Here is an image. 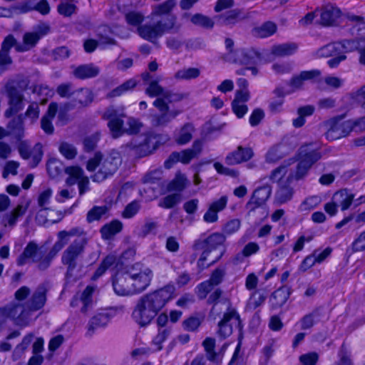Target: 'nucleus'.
I'll return each mask as SVG.
<instances>
[{
  "instance_id": "obj_1",
  "label": "nucleus",
  "mask_w": 365,
  "mask_h": 365,
  "mask_svg": "<svg viewBox=\"0 0 365 365\" xmlns=\"http://www.w3.org/2000/svg\"><path fill=\"white\" fill-rule=\"evenodd\" d=\"M145 93L150 98H156L153 105L160 113L150 116L151 123L155 127L167 125L181 113L180 110H170L169 103L180 102L189 97L188 93L164 88L156 80L149 83Z\"/></svg>"
},
{
  "instance_id": "obj_2",
  "label": "nucleus",
  "mask_w": 365,
  "mask_h": 365,
  "mask_svg": "<svg viewBox=\"0 0 365 365\" xmlns=\"http://www.w3.org/2000/svg\"><path fill=\"white\" fill-rule=\"evenodd\" d=\"M175 287L173 284L142 296L132 312L133 319L140 327H146L158 315L165 305L175 297Z\"/></svg>"
},
{
  "instance_id": "obj_3",
  "label": "nucleus",
  "mask_w": 365,
  "mask_h": 365,
  "mask_svg": "<svg viewBox=\"0 0 365 365\" xmlns=\"http://www.w3.org/2000/svg\"><path fill=\"white\" fill-rule=\"evenodd\" d=\"M120 162L119 154L117 152L113 151L106 157L98 152L95 154L93 158L88 160L86 169L93 172L99 167L98 170L92 176V180L94 182H100L112 176L118 170Z\"/></svg>"
},
{
  "instance_id": "obj_4",
  "label": "nucleus",
  "mask_w": 365,
  "mask_h": 365,
  "mask_svg": "<svg viewBox=\"0 0 365 365\" xmlns=\"http://www.w3.org/2000/svg\"><path fill=\"white\" fill-rule=\"evenodd\" d=\"M88 239L82 237L74 240L63 252L61 263L66 267V275L71 277L78 266V259L85 252Z\"/></svg>"
},
{
  "instance_id": "obj_5",
  "label": "nucleus",
  "mask_w": 365,
  "mask_h": 365,
  "mask_svg": "<svg viewBox=\"0 0 365 365\" xmlns=\"http://www.w3.org/2000/svg\"><path fill=\"white\" fill-rule=\"evenodd\" d=\"M222 303L225 304L226 310L223 314L222 318L217 324L218 329L217 334L221 339H225L232 334L233 327H235L240 331L242 329V324L239 313L232 305L230 301L225 299L222 301Z\"/></svg>"
},
{
  "instance_id": "obj_6",
  "label": "nucleus",
  "mask_w": 365,
  "mask_h": 365,
  "mask_svg": "<svg viewBox=\"0 0 365 365\" xmlns=\"http://www.w3.org/2000/svg\"><path fill=\"white\" fill-rule=\"evenodd\" d=\"M127 272L136 294L143 292L150 286L153 274L149 267L140 263H135L130 267Z\"/></svg>"
},
{
  "instance_id": "obj_7",
  "label": "nucleus",
  "mask_w": 365,
  "mask_h": 365,
  "mask_svg": "<svg viewBox=\"0 0 365 365\" xmlns=\"http://www.w3.org/2000/svg\"><path fill=\"white\" fill-rule=\"evenodd\" d=\"M4 93L8 99V108L4 115L9 118L21 111L25 106V96L21 90L14 82H9L4 86Z\"/></svg>"
},
{
  "instance_id": "obj_8",
  "label": "nucleus",
  "mask_w": 365,
  "mask_h": 365,
  "mask_svg": "<svg viewBox=\"0 0 365 365\" xmlns=\"http://www.w3.org/2000/svg\"><path fill=\"white\" fill-rule=\"evenodd\" d=\"M51 254V250L45 255L38 245L35 242L31 241L26 245L23 252L18 257L16 263L19 266H23L29 260H31L32 262L37 263V267L39 270H46L50 267L51 262L54 257H51L46 267L43 268L41 267V265L43 262H44V259L48 258Z\"/></svg>"
},
{
  "instance_id": "obj_9",
  "label": "nucleus",
  "mask_w": 365,
  "mask_h": 365,
  "mask_svg": "<svg viewBox=\"0 0 365 365\" xmlns=\"http://www.w3.org/2000/svg\"><path fill=\"white\" fill-rule=\"evenodd\" d=\"M227 61L245 65H257L262 62L260 53L253 48H239L225 54Z\"/></svg>"
},
{
  "instance_id": "obj_10",
  "label": "nucleus",
  "mask_w": 365,
  "mask_h": 365,
  "mask_svg": "<svg viewBox=\"0 0 365 365\" xmlns=\"http://www.w3.org/2000/svg\"><path fill=\"white\" fill-rule=\"evenodd\" d=\"M202 145L203 143L202 140H196L193 142L190 148L183 150L181 152H173L165 161V168L170 169L178 162L188 164L192 159L197 158L200 154Z\"/></svg>"
},
{
  "instance_id": "obj_11",
  "label": "nucleus",
  "mask_w": 365,
  "mask_h": 365,
  "mask_svg": "<svg viewBox=\"0 0 365 365\" xmlns=\"http://www.w3.org/2000/svg\"><path fill=\"white\" fill-rule=\"evenodd\" d=\"M0 313L11 318L14 323L19 326H26L30 319L31 312L26 304L13 302L0 309Z\"/></svg>"
},
{
  "instance_id": "obj_12",
  "label": "nucleus",
  "mask_w": 365,
  "mask_h": 365,
  "mask_svg": "<svg viewBox=\"0 0 365 365\" xmlns=\"http://www.w3.org/2000/svg\"><path fill=\"white\" fill-rule=\"evenodd\" d=\"M85 231L81 227H72L69 230H61L57 234V241L54 243L51 248V255L44 259L41 267H45L48 265L49 260L51 257H55L58 252H60L66 245L68 244L70 237L77 236L81 237L84 235Z\"/></svg>"
},
{
  "instance_id": "obj_13",
  "label": "nucleus",
  "mask_w": 365,
  "mask_h": 365,
  "mask_svg": "<svg viewBox=\"0 0 365 365\" xmlns=\"http://www.w3.org/2000/svg\"><path fill=\"white\" fill-rule=\"evenodd\" d=\"M322 23H334L335 21H361L363 18L358 16L346 15L333 4H327L320 9Z\"/></svg>"
},
{
  "instance_id": "obj_14",
  "label": "nucleus",
  "mask_w": 365,
  "mask_h": 365,
  "mask_svg": "<svg viewBox=\"0 0 365 365\" xmlns=\"http://www.w3.org/2000/svg\"><path fill=\"white\" fill-rule=\"evenodd\" d=\"M50 31V28L47 24H42L35 31L26 32L23 36V43H18L16 41L14 44L15 49L17 52H26L36 46L38 41Z\"/></svg>"
},
{
  "instance_id": "obj_15",
  "label": "nucleus",
  "mask_w": 365,
  "mask_h": 365,
  "mask_svg": "<svg viewBox=\"0 0 365 365\" xmlns=\"http://www.w3.org/2000/svg\"><path fill=\"white\" fill-rule=\"evenodd\" d=\"M139 35L144 39L152 41L161 36L165 33L177 31L175 24H138Z\"/></svg>"
},
{
  "instance_id": "obj_16",
  "label": "nucleus",
  "mask_w": 365,
  "mask_h": 365,
  "mask_svg": "<svg viewBox=\"0 0 365 365\" xmlns=\"http://www.w3.org/2000/svg\"><path fill=\"white\" fill-rule=\"evenodd\" d=\"M124 108L118 110L110 107L104 113V118L108 119V126L113 138H116L125 133L123 120L120 118L125 117Z\"/></svg>"
},
{
  "instance_id": "obj_17",
  "label": "nucleus",
  "mask_w": 365,
  "mask_h": 365,
  "mask_svg": "<svg viewBox=\"0 0 365 365\" xmlns=\"http://www.w3.org/2000/svg\"><path fill=\"white\" fill-rule=\"evenodd\" d=\"M18 151L22 158L25 160L31 159L29 162L31 168L36 167L43 157L42 145L40 143H37L32 148H30L26 141H20L18 145Z\"/></svg>"
},
{
  "instance_id": "obj_18",
  "label": "nucleus",
  "mask_w": 365,
  "mask_h": 365,
  "mask_svg": "<svg viewBox=\"0 0 365 365\" xmlns=\"http://www.w3.org/2000/svg\"><path fill=\"white\" fill-rule=\"evenodd\" d=\"M329 129L326 138L329 140H335L348 136L351 130L350 121H341L339 119H332L329 123Z\"/></svg>"
},
{
  "instance_id": "obj_19",
  "label": "nucleus",
  "mask_w": 365,
  "mask_h": 365,
  "mask_svg": "<svg viewBox=\"0 0 365 365\" xmlns=\"http://www.w3.org/2000/svg\"><path fill=\"white\" fill-rule=\"evenodd\" d=\"M225 271L217 268L215 269L210 279L199 284L197 287V294L200 299H205L215 286L219 285L225 277Z\"/></svg>"
},
{
  "instance_id": "obj_20",
  "label": "nucleus",
  "mask_w": 365,
  "mask_h": 365,
  "mask_svg": "<svg viewBox=\"0 0 365 365\" xmlns=\"http://www.w3.org/2000/svg\"><path fill=\"white\" fill-rule=\"evenodd\" d=\"M272 190V186L267 183H264L257 187L246 205L250 212H253L257 208L264 205L269 198Z\"/></svg>"
},
{
  "instance_id": "obj_21",
  "label": "nucleus",
  "mask_w": 365,
  "mask_h": 365,
  "mask_svg": "<svg viewBox=\"0 0 365 365\" xmlns=\"http://www.w3.org/2000/svg\"><path fill=\"white\" fill-rule=\"evenodd\" d=\"M113 287L115 293L119 296H130L136 294L127 271L123 274L115 276L113 281Z\"/></svg>"
},
{
  "instance_id": "obj_22",
  "label": "nucleus",
  "mask_w": 365,
  "mask_h": 365,
  "mask_svg": "<svg viewBox=\"0 0 365 365\" xmlns=\"http://www.w3.org/2000/svg\"><path fill=\"white\" fill-rule=\"evenodd\" d=\"M14 44H16V38L11 34L6 36L2 42L0 51L1 74L6 71L12 63V59L9 56V51Z\"/></svg>"
},
{
  "instance_id": "obj_23",
  "label": "nucleus",
  "mask_w": 365,
  "mask_h": 365,
  "mask_svg": "<svg viewBox=\"0 0 365 365\" xmlns=\"http://www.w3.org/2000/svg\"><path fill=\"white\" fill-rule=\"evenodd\" d=\"M159 145L158 135L155 134H147L143 136V140L138 144L133 145L137 149L141 156L151 154L157 149Z\"/></svg>"
},
{
  "instance_id": "obj_24",
  "label": "nucleus",
  "mask_w": 365,
  "mask_h": 365,
  "mask_svg": "<svg viewBox=\"0 0 365 365\" xmlns=\"http://www.w3.org/2000/svg\"><path fill=\"white\" fill-rule=\"evenodd\" d=\"M47 289L45 285L40 284L32 294L31 298L26 302L29 310L34 312L41 309L46 302Z\"/></svg>"
},
{
  "instance_id": "obj_25",
  "label": "nucleus",
  "mask_w": 365,
  "mask_h": 365,
  "mask_svg": "<svg viewBox=\"0 0 365 365\" xmlns=\"http://www.w3.org/2000/svg\"><path fill=\"white\" fill-rule=\"evenodd\" d=\"M225 241V237L223 234L215 232L203 240H196L193 245V249L195 250L205 249L211 252L212 250L222 245Z\"/></svg>"
},
{
  "instance_id": "obj_26",
  "label": "nucleus",
  "mask_w": 365,
  "mask_h": 365,
  "mask_svg": "<svg viewBox=\"0 0 365 365\" xmlns=\"http://www.w3.org/2000/svg\"><path fill=\"white\" fill-rule=\"evenodd\" d=\"M227 197L222 196L220 199L213 201L209 205L203 215V220L207 223H214L218 220V212L222 211L227 206Z\"/></svg>"
},
{
  "instance_id": "obj_27",
  "label": "nucleus",
  "mask_w": 365,
  "mask_h": 365,
  "mask_svg": "<svg viewBox=\"0 0 365 365\" xmlns=\"http://www.w3.org/2000/svg\"><path fill=\"white\" fill-rule=\"evenodd\" d=\"M6 128L10 135L20 140L24 136L25 126L23 113L16 114L10 118Z\"/></svg>"
},
{
  "instance_id": "obj_28",
  "label": "nucleus",
  "mask_w": 365,
  "mask_h": 365,
  "mask_svg": "<svg viewBox=\"0 0 365 365\" xmlns=\"http://www.w3.org/2000/svg\"><path fill=\"white\" fill-rule=\"evenodd\" d=\"M253 151L250 148L238 146L237 150L230 153L225 158V163L229 165H235L247 162L253 156Z\"/></svg>"
},
{
  "instance_id": "obj_29",
  "label": "nucleus",
  "mask_w": 365,
  "mask_h": 365,
  "mask_svg": "<svg viewBox=\"0 0 365 365\" xmlns=\"http://www.w3.org/2000/svg\"><path fill=\"white\" fill-rule=\"evenodd\" d=\"M111 317V314L107 311L96 314L88 322L87 334L92 336L97 329L105 327Z\"/></svg>"
},
{
  "instance_id": "obj_30",
  "label": "nucleus",
  "mask_w": 365,
  "mask_h": 365,
  "mask_svg": "<svg viewBox=\"0 0 365 365\" xmlns=\"http://www.w3.org/2000/svg\"><path fill=\"white\" fill-rule=\"evenodd\" d=\"M321 158L322 155L319 150L312 149L309 145H303L299 149L298 160L310 168Z\"/></svg>"
},
{
  "instance_id": "obj_31",
  "label": "nucleus",
  "mask_w": 365,
  "mask_h": 365,
  "mask_svg": "<svg viewBox=\"0 0 365 365\" xmlns=\"http://www.w3.org/2000/svg\"><path fill=\"white\" fill-rule=\"evenodd\" d=\"M294 195V189L288 184L279 182L274 195V203L282 205L290 201Z\"/></svg>"
},
{
  "instance_id": "obj_32",
  "label": "nucleus",
  "mask_w": 365,
  "mask_h": 365,
  "mask_svg": "<svg viewBox=\"0 0 365 365\" xmlns=\"http://www.w3.org/2000/svg\"><path fill=\"white\" fill-rule=\"evenodd\" d=\"M72 73L76 78L83 80L97 76L100 73V69L93 63L83 64L75 67Z\"/></svg>"
},
{
  "instance_id": "obj_33",
  "label": "nucleus",
  "mask_w": 365,
  "mask_h": 365,
  "mask_svg": "<svg viewBox=\"0 0 365 365\" xmlns=\"http://www.w3.org/2000/svg\"><path fill=\"white\" fill-rule=\"evenodd\" d=\"M319 75L320 72L317 70L302 71L291 78L289 86L292 88V91H294L302 88L304 81L313 79Z\"/></svg>"
},
{
  "instance_id": "obj_34",
  "label": "nucleus",
  "mask_w": 365,
  "mask_h": 365,
  "mask_svg": "<svg viewBox=\"0 0 365 365\" xmlns=\"http://www.w3.org/2000/svg\"><path fill=\"white\" fill-rule=\"evenodd\" d=\"M29 207V201L25 203L18 205L10 213L5 215L4 218L6 220V223H5L4 225L14 227L16 225L18 219L26 212Z\"/></svg>"
},
{
  "instance_id": "obj_35",
  "label": "nucleus",
  "mask_w": 365,
  "mask_h": 365,
  "mask_svg": "<svg viewBox=\"0 0 365 365\" xmlns=\"http://www.w3.org/2000/svg\"><path fill=\"white\" fill-rule=\"evenodd\" d=\"M93 100V96L88 88H80L76 90L73 98V106H86Z\"/></svg>"
},
{
  "instance_id": "obj_36",
  "label": "nucleus",
  "mask_w": 365,
  "mask_h": 365,
  "mask_svg": "<svg viewBox=\"0 0 365 365\" xmlns=\"http://www.w3.org/2000/svg\"><path fill=\"white\" fill-rule=\"evenodd\" d=\"M195 131L193 125L187 123L175 134L174 140L180 145L188 143L192 138V133Z\"/></svg>"
},
{
  "instance_id": "obj_37",
  "label": "nucleus",
  "mask_w": 365,
  "mask_h": 365,
  "mask_svg": "<svg viewBox=\"0 0 365 365\" xmlns=\"http://www.w3.org/2000/svg\"><path fill=\"white\" fill-rule=\"evenodd\" d=\"M298 49V45L294 42H288L274 45L271 48V53L277 57H284L294 54Z\"/></svg>"
},
{
  "instance_id": "obj_38",
  "label": "nucleus",
  "mask_w": 365,
  "mask_h": 365,
  "mask_svg": "<svg viewBox=\"0 0 365 365\" xmlns=\"http://www.w3.org/2000/svg\"><path fill=\"white\" fill-rule=\"evenodd\" d=\"M332 197L335 203L337 204L338 207H341L343 211L350 207L354 200V195L346 190L336 192Z\"/></svg>"
},
{
  "instance_id": "obj_39",
  "label": "nucleus",
  "mask_w": 365,
  "mask_h": 365,
  "mask_svg": "<svg viewBox=\"0 0 365 365\" xmlns=\"http://www.w3.org/2000/svg\"><path fill=\"white\" fill-rule=\"evenodd\" d=\"M122 228L123 225L120 221L113 220L108 224H106L101 227V236L105 240H109L115 235L120 232Z\"/></svg>"
},
{
  "instance_id": "obj_40",
  "label": "nucleus",
  "mask_w": 365,
  "mask_h": 365,
  "mask_svg": "<svg viewBox=\"0 0 365 365\" xmlns=\"http://www.w3.org/2000/svg\"><path fill=\"white\" fill-rule=\"evenodd\" d=\"M277 31L276 24H257L252 30V34L257 38H267Z\"/></svg>"
},
{
  "instance_id": "obj_41",
  "label": "nucleus",
  "mask_w": 365,
  "mask_h": 365,
  "mask_svg": "<svg viewBox=\"0 0 365 365\" xmlns=\"http://www.w3.org/2000/svg\"><path fill=\"white\" fill-rule=\"evenodd\" d=\"M175 6V0H167L165 2L153 7L151 16L153 18L162 17L168 14Z\"/></svg>"
},
{
  "instance_id": "obj_42",
  "label": "nucleus",
  "mask_w": 365,
  "mask_h": 365,
  "mask_svg": "<svg viewBox=\"0 0 365 365\" xmlns=\"http://www.w3.org/2000/svg\"><path fill=\"white\" fill-rule=\"evenodd\" d=\"M200 73V70L197 68H183L178 70L175 73L174 77L180 81H190L198 78Z\"/></svg>"
},
{
  "instance_id": "obj_43",
  "label": "nucleus",
  "mask_w": 365,
  "mask_h": 365,
  "mask_svg": "<svg viewBox=\"0 0 365 365\" xmlns=\"http://www.w3.org/2000/svg\"><path fill=\"white\" fill-rule=\"evenodd\" d=\"M319 316L320 312L319 309H315L312 312L305 314L299 322L301 329H311L318 321Z\"/></svg>"
},
{
  "instance_id": "obj_44",
  "label": "nucleus",
  "mask_w": 365,
  "mask_h": 365,
  "mask_svg": "<svg viewBox=\"0 0 365 365\" xmlns=\"http://www.w3.org/2000/svg\"><path fill=\"white\" fill-rule=\"evenodd\" d=\"M340 48L341 46L337 42L329 43L318 49L316 52V56L323 58L334 56L340 53Z\"/></svg>"
},
{
  "instance_id": "obj_45",
  "label": "nucleus",
  "mask_w": 365,
  "mask_h": 365,
  "mask_svg": "<svg viewBox=\"0 0 365 365\" xmlns=\"http://www.w3.org/2000/svg\"><path fill=\"white\" fill-rule=\"evenodd\" d=\"M210 293V294L208 296L207 302L209 304H213L210 312L213 314H219L220 312L218 311L217 309L218 304L220 303L221 304L225 306V304L222 303V301L225 300V299L220 300L222 294V290L220 288H217L213 291L212 290Z\"/></svg>"
},
{
  "instance_id": "obj_46",
  "label": "nucleus",
  "mask_w": 365,
  "mask_h": 365,
  "mask_svg": "<svg viewBox=\"0 0 365 365\" xmlns=\"http://www.w3.org/2000/svg\"><path fill=\"white\" fill-rule=\"evenodd\" d=\"M108 212V207L106 205L94 206L88 212L86 220L89 223L100 220Z\"/></svg>"
},
{
  "instance_id": "obj_47",
  "label": "nucleus",
  "mask_w": 365,
  "mask_h": 365,
  "mask_svg": "<svg viewBox=\"0 0 365 365\" xmlns=\"http://www.w3.org/2000/svg\"><path fill=\"white\" fill-rule=\"evenodd\" d=\"M136 86V81L134 79H129L120 85L117 88L112 90L108 95V97H118L130 91Z\"/></svg>"
},
{
  "instance_id": "obj_48",
  "label": "nucleus",
  "mask_w": 365,
  "mask_h": 365,
  "mask_svg": "<svg viewBox=\"0 0 365 365\" xmlns=\"http://www.w3.org/2000/svg\"><path fill=\"white\" fill-rule=\"evenodd\" d=\"M58 151L66 159L72 160L77 155L76 148L71 143L61 142L58 146Z\"/></svg>"
},
{
  "instance_id": "obj_49",
  "label": "nucleus",
  "mask_w": 365,
  "mask_h": 365,
  "mask_svg": "<svg viewBox=\"0 0 365 365\" xmlns=\"http://www.w3.org/2000/svg\"><path fill=\"white\" fill-rule=\"evenodd\" d=\"M24 119L27 118L31 123H34L37 121L40 115V108L39 105L36 101H32L29 103L26 110L23 114Z\"/></svg>"
},
{
  "instance_id": "obj_50",
  "label": "nucleus",
  "mask_w": 365,
  "mask_h": 365,
  "mask_svg": "<svg viewBox=\"0 0 365 365\" xmlns=\"http://www.w3.org/2000/svg\"><path fill=\"white\" fill-rule=\"evenodd\" d=\"M180 200V194L175 193L172 195H168L165 197L160 199V200L158 202V206L165 209H170L173 207L178 203H179Z\"/></svg>"
},
{
  "instance_id": "obj_51",
  "label": "nucleus",
  "mask_w": 365,
  "mask_h": 365,
  "mask_svg": "<svg viewBox=\"0 0 365 365\" xmlns=\"http://www.w3.org/2000/svg\"><path fill=\"white\" fill-rule=\"evenodd\" d=\"M170 334V329H160L158 334L153 338L152 344L155 347L154 351H160L162 349V344L168 339Z\"/></svg>"
},
{
  "instance_id": "obj_52",
  "label": "nucleus",
  "mask_w": 365,
  "mask_h": 365,
  "mask_svg": "<svg viewBox=\"0 0 365 365\" xmlns=\"http://www.w3.org/2000/svg\"><path fill=\"white\" fill-rule=\"evenodd\" d=\"M98 35L102 43L115 44V40L112 37H110L108 34V32H113V31H111V29L108 26V24H101L98 29Z\"/></svg>"
},
{
  "instance_id": "obj_53",
  "label": "nucleus",
  "mask_w": 365,
  "mask_h": 365,
  "mask_svg": "<svg viewBox=\"0 0 365 365\" xmlns=\"http://www.w3.org/2000/svg\"><path fill=\"white\" fill-rule=\"evenodd\" d=\"M93 292L94 288L93 287L88 286L82 292L80 298V300L83 304V307L81 308L82 312H86L88 307L91 305L93 302L92 295Z\"/></svg>"
},
{
  "instance_id": "obj_54",
  "label": "nucleus",
  "mask_w": 365,
  "mask_h": 365,
  "mask_svg": "<svg viewBox=\"0 0 365 365\" xmlns=\"http://www.w3.org/2000/svg\"><path fill=\"white\" fill-rule=\"evenodd\" d=\"M187 182V180L183 175H178L168 185V190L169 191H182L186 187Z\"/></svg>"
},
{
  "instance_id": "obj_55",
  "label": "nucleus",
  "mask_w": 365,
  "mask_h": 365,
  "mask_svg": "<svg viewBox=\"0 0 365 365\" xmlns=\"http://www.w3.org/2000/svg\"><path fill=\"white\" fill-rule=\"evenodd\" d=\"M340 44V53L352 52L359 49V41L357 39L344 40L341 42H337Z\"/></svg>"
},
{
  "instance_id": "obj_56",
  "label": "nucleus",
  "mask_w": 365,
  "mask_h": 365,
  "mask_svg": "<svg viewBox=\"0 0 365 365\" xmlns=\"http://www.w3.org/2000/svg\"><path fill=\"white\" fill-rule=\"evenodd\" d=\"M202 322V318L191 316L182 322V327L187 331H195L200 326Z\"/></svg>"
},
{
  "instance_id": "obj_57",
  "label": "nucleus",
  "mask_w": 365,
  "mask_h": 365,
  "mask_svg": "<svg viewBox=\"0 0 365 365\" xmlns=\"http://www.w3.org/2000/svg\"><path fill=\"white\" fill-rule=\"evenodd\" d=\"M76 90L71 83L60 84L56 88V93L62 98H73Z\"/></svg>"
},
{
  "instance_id": "obj_58",
  "label": "nucleus",
  "mask_w": 365,
  "mask_h": 365,
  "mask_svg": "<svg viewBox=\"0 0 365 365\" xmlns=\"http://www.w3.org/2000/svg\"><path fill=\"white\" fill-rule=\"evenodd\" d=\"M320 202V197L318 196H311L302 202L299 209L301 212H307L315 208Z\"/></svg>"
},
{
  "instance_id": "obj_59",
  "label": "nucleus",
  "mask_w": 365,
  "mask_h": 365,
  "mask_svg": "<svg viewBox=\"0 0 365 365\" xmlns=\"http://www.w3.org/2000/svg\"><path fill=\"white\" fill-rule=\"evenodd\" d=\"M163 172L160 169H156L148 173L143 178L144 183L147 184H160Z\"/></svg>"
},
{
  "instance_id": "obj_60",
  "label": "nucleus",
  "mask_w": 365,
  "mask_h": 365,
  "mask_svg": "<svg viewBox=\"0 0 365 365\" xmlns=\"http://www.w3.org/2000/svg\"><path fill=\"white\" fill-rule=\"evenodd\" d=\"M202 345L204 346L205 351L206 352V357L210 361L215 360L214 356H215V340L213 338L207 337L206 338L203 342Z\"/></svg>"
},
{
  "instance_id": "obj_61",
  "label": "nucleus",
  "mask_w": 365,
  "mask_h": 365,
  "mask_svg": "<svg viewBox=\"0 0 365 365\" xmlns=\"http://www.w3.org/2000/svg\"><path fill=\"white\" fill-rule=\"evenodd\" d=\"M77 7L73 4L61 2L57 7L59 14L64 16H71L76 12Z\"/></svg>"
},
{
  "instance_id": "obj_62",
  "label": "nucleus",
  "mask_w": 365,
  "mask_h": 365,
  "mask_svg": "<svg viewBox=\"0 0 365 365\" xmlns=\"http://www.w3.org/2000/svg\"><path fill=\"white\" fill-rule=\"evenodd\" d=\"M140 207V202L137 200L132 201L129 203L123 212V217L125 218H131L135 215Z\"/></svg>"
},
{
  "instance_id": "obj_63",
  "label": "nucleus",
  "mask_w": 365,
  "mask_h": 365,
  "mask_svg": "<svg viewBox=\"0 0 365 365\" xmlns=\"http://www.w3.org/2000/svg\"><path fill=\"white\" fill-rule=\"evenodd\" d=\"M99 139L100 134L98 133H96L86 137L83 140L84 149L88 152L94 150Z\"/></svg>"
},
{
  "instance_id": "obj_64",
  "label": "nucleus",
  "mask_w": 365,
  "mask_h": 365,
  "mask_svg": "<svg viewBox=\"0 0 365 365\" xmlns=\"http://www.w3.org/2000/svg\"><path fill=\"white\" fill-rule=\"evenodd\" d=\"M241 222L238 219H233L228 221L223 227V232L226 235H230L236 232L240 227Z\"/></svg>"
}]
</instances>
